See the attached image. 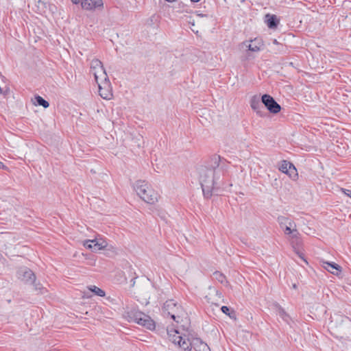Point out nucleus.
Wrapping results in <instances>:
<instances>
[{"instance_id": "obj_27", "label": "nucleus", "mask_w": 351, "mask_h": 351, "mask_svg": "<svg viewBox=\"0 0 351 351\" xmlns=\"http://www.w3.org/2000/svg\"><path fill=\"white\" fill-rule=\"evenodd\" d=\"M295 228V227H294V226H286V227H285L283 228V229H285L284 230L285 234L290 235L291 234H292L293 228Z\"/></svg>"}, {"instance_id": "obj_23", "label": "nucleus", "mask_w": 351, "mask_h": 351, "mask_svg": "<svg viewBox=\"0 0 351 351\" xmlns=\"http://www.w3.org/2000/svg\"><path fill=\"white\" fill-rule=\"evenodd\" d=\"M286 174L289 175V176L290 178H291L293 180H295L297 178V177H298L297 169L292 163L290 164V165L289 167L288 171Z\"/></svg>"}, {"instance_id": "obj_21", "label": "nucleus", "mask_w": 351, "mask_h": 351, "mask_svg": "<svg viewBox=\"0 0 351 351\" xmlns=\"http://www.w3.org/2000/svg\"><path fill=\"white\" fill-rule=\"evenodd\" d=\"M276 311L278 315L285 322H288L289 319V315L286 313L285 309L279 304H276Z\"/></svg>"}, {"instance_id": "obj_34", "label": "nucleus", "mask_w": 351, "mask_h": 351, "mask_svg": "<svg viewBox=\"0 0 351 351\" xmlns=\"http://www.w3.org/2000/svg\"><path fill=\"white\" fill-rule=\"evenodd\" d=\"M274 43L276 45L278 44V41L276 39L274 40Z\"/></svg>"}, {"instance_id": "obj_19", "label": "nucleus", "mask_w": 351, "mask_h": 351, "mask_svg": "<svg viewBox=\"0 0 351 351\" xmlns=\"http://www.w3.org/2000/svg\"><path fill=\"white\" fill-rule=\"evenodd\" d=\"M213 279L215 280H217L219 282L224 285H228V281L226 280V276L222 274L221 272L219 271H215L213 274Z\"/></svg>"}, {"instance_id": "obj_17", "label": "nucleus", "mask_w": 351, "mask_h": 351, "mask_svg": "<svg viewBox=\"0 0 351 351\" xmlns=\"http://www.w3.org/2000/svg\"><path fill=\"white\" fill-rule=\"evenodd\" d=\"M243 46L248 49V50L254 52H257L261 49V43L258 42L256 39L251 40L250 42L245 41L242 43Z\"/></svg>"}, {"instance_id": "obj_6", "label": "nucleus", "mask_w": 351, "mask_h": 351, "mask_svg": "<svg viewBox=\"0 0 351 351\" xmlns=\"http://www.w3.org/2000/svg\"><path fill=\"white\" fill-rule=\"evenodd\" d=\"M90 72L93 74L95 81L106 77L107 73L103 66L102 62L98 59H93L90 62Z\"/></svg>"}, {"instance_id": "obj_15", "label": "nucleus", "mask_w": 351, "mask_h": 351, "mask_svg": "<svg viewBox=\"0 0 351 351\" xmlns=\"http://www.w3.org/2000/svg\"><path fill=\"white\" fill-rule=\"evenodd\" d=\"M167 334L169 340L176 346L180 344L184 338L180 335L177 330H168Z\"/></svg>"}, {"instance_id": "obj_32", "label": "nucleus", "mask_w": 351, "mask_h": 351, "mask_svg": "<svg viewBox=\"0 0 351 351\" xmlns=\"http://www.w3.org/2000/svg\"><path fill=\"white\" fill-rule=\"evenodd\" d=\"M165 1L167 2H169V3H173V2H176L177 0H165Z\"/></svg>"}, {"instance_id": "obj_26", "label": "nucleus", "mask_w": 351, "mask_h": 351, "mask_svg": "<svg viewBox=\"0 0 351 351\" xmlns=\"http://www.w3.org/2000/svg\"><path fill=\"white\" fill-rule=\"evenodd\" d=\"M221 310L223 313L228 315L230 317H233L234 315V311H231L230 308L226 306H223Z\"/></svg>"}, {"instance_id": "obj_33", "label": "nucleus", "mask_w": 351, "mask_h": 351, "mask_svg": "<svg viewBox=\"0 0 351 351\" xmlns=\"http://www.w3.org/2000/svg\"><path fill=\"white\" fill-rule=\"evenodd\" d=\"M197 16L203 17V16H206L207 15L206 14H197Z\"/></svg>"}, {"instance_id": "obj_24", "label": "nucleus", "mask_w": 351, "mask_h": 351, "mask_svg": "<svg viewBox=\"0 0 351 351\" xmlns=\"http://www.w3.org/2000/svg\"><path fill=\"white\" fill-rule=\"evenodd\" d=\"M35 101H36V105L42 106L45 108H48L49 106V102L39 95H37L35 97Z\"/></svg>"}, {"instance_id": "obj_13", "label": "nucleus", "mask_w": 351, "mask_h": 351, "mask_svg": "<svg viewBox=\"0 0 351 351\" xmlns=\"http://www.w3.org/2000/svg\"><path fill=\"white\" fill-rule=\"evenodd\" d=\"M189 351H210L208 346L200 339L196 338L192 341V348Z\"/></svg>"}, {"instance_id": "obj_7", "label": "nucleus", "mask_w": 351, "mask_h": 351, "mask_svg": "<svg viewBox=\"0 0 351 351\" xmlns=\"http://www.w3.org/2000/svg\"><path fill=\"white\" fill-rule=\"evenodd\" d=\"M262 103L267 109L273 114L279 112L281 110L280 106L269 95L265 94L261 97Z\"/></svg>"}, {"instance_id": "obj_14", "label": "nucleus", "mask_w": 351, "mask_h": 351, "mask_svg": "<svg viewBox=\"0 0 351 351\" xmlns=\"http://www.w3.org/2000/svg\"><path fill=\"white\" fill-rule=\"evenodd\" d=\"M322 267L330 273L337 275L341 271V267L335 263H329L328 261H322Z\"/></svg>"}, {"instance_id": "obj_31", "label": "nucleus", "mask_w": 351, "mask_h": 351, "mask_svg": "<svg viewBox=\"0 0 351 351\" xmlns=\"http://www.w3.org/2000/svg\"><path fill=\"white\" fill-rule=\"evenodd\" d=\"M5 92H6V91H3V90H2V88L0 87V94H3V95H5Z\"/></svg>"}, {"instance_id": "obj_1", "label": "nucleus", "mask_w": 351, "mask_h": 351, "mask_svg": "<svg viewBox=\"0 0 351 351\" xmlns=\"http://www.w3.org/2000/svg\"><path fill=\"white\" fill-rule=\"evenodd\" d=\"M221 158L214 155L207 166L199 169V180L205 197L210 198L217 194L221 185L220 176L222 167H220Z\"/></svg>"}, {"instance_id": "obj_3", "label": "nucleus", "mask_w": 351, "mask_h": 351, "mask_svg": "<svg viewBox=\"0 0 351 351\" xmlns=\"http://www.w3.org/2000/svg\"><path fill=\"white\" fill-rule=\"evenodd\" d=\"M128 314L131 320L135 322L138 324L141 325L150 330L155 329V322L149 315L135 310L129 311Z\"/></svg>"}, {"instance_id": "obj_20", "label": "nucleus", "mask_w": 351, "mask_h": 351, "mask_svg": "<svg viewBox=\"0 0 351 351\" xmlns=\"http://www.w3.org/2000/svg\"><path fill=\"white\" fill-rule=\"evenodd\" d=\"M178 346L182 351H189L190 348H192V341H189L188 339L183 338V340Z\"/></svg>"}, {"instance_id": "obj_25", "label": "nucleus", "mask_w": 351, "mask_h": 351, "mask_svg": "<svg viewBox=\"0 0 351 351\" xmlns=\"http://www.w3.org/2000/svg\"><path fill=\"white\" fill-rule=\"evenodd\" d=\"M291 162L287 160H282L280 167H279V170L284 173H287L289 169V167Z\"/></svg>"}, {"instance_id": "obj_29", "label": "nucleus", "mask_w": 351, "mask_h": 351, "mask_svg": "<svg viewBox=\"0 0 351 351\" xmlns=\"http://www.w3.org/2000/svg\"><path fill=\"white\" fill-rule=\"evenodd\" d=\"M0 169H8V167L2 162L0 161Z\"/></svg>"}, {"instance_id": "obj_38", "label": "nucleus", "mask_w": 351, "mask_h": 351, "mask_svg": "<svg viewBox=\"0 0 351 351\" xmlns=\"http://www.w3.org/2000/svg\"><path fill=\"white\" fill-rule=\"evenodd\" d=\"M293 287L294 289H296V287H296V285H295V284H294V285H293Z\"/></svg>"}, {"instance_id": "obj_37", "label": "nucleus", "mask_w": 351, "mask_h": 351, "mask_svg": "<svg viewBox=\"0 0 351 351\" xmlns=\"http://www.w3.org/2000/svg\"><path fill=\"white\" fill-rule=\"evenodd\" d=\"M192 2H198L199 0H191Z\"/></svg>"}, {"instance_id": "obj_4", "label": "nucleus", "mask_w": 351, "mask_h": 351, "mask_svg": "<svg viewBox=\"0 0 351 351\" xmlns=\"http://www.w3.org/2000/svg\"><path fill=\"white\" fill-rule=\"evenodd\" d=\"M163 312L170 315L174 321L178 322V320L176 319H179L182 316V308L173 300H169L164 304Z\"/></svg>"}, {"instance_id": "obj_8", "label": "nucleus", "mask_w": 351, "mask_h": 351, "mask_svg": "<svg viewBox=\"0 0 351 351\" xmlns=\"http://www.w3.org/2000/svg\"><path fill=\"white\" fill-rule=\"evenodd\" d=\"M107 245V242L102 239L96 238L92 240H86L84 242V246L93 252L105 249Z\"/></svg>"}, {"instance_id": "obj_9", "label": "nucleus", "mask_w": 351, "mask_h": 351, "mask_svg": "<svg viewBox=\"0 0 351 351\" xmlns=\"http://www.w3.org/2000/svg\"><path fill=\"white\" fill-rule=\"evenodd\" d=\"M17 278L25 283H34L36 276L27 267H21L17 271Z\"/></svg>"}, {"instance_id": "obj_30", "label": "nucleus", "mask_w": 351, "mask_h": 351, "mask_svg": "<svg viewBox=\"0 0 351 351\" xmlns=\"http://www.w3.org/2000/svg\"><path fill=\"white\" fill-rule=\"evenodd\" d=\"M71 2L73 3V4H78L79 3H81V1L82 0H71Z\"/></svg>"}, {"instance_id": "obj_5", "label": "nucleus", "mask_w": 351, "mask_h": 351, "mask_svg": "<svg viewBox=\"0 0 351 351\" xmlns=\"http://www.w3.org/2000/svg\"><path fill=\"white\" fill-rule=\"evenodd\" d=\"M99 87V94L104 99L110 100L112 97V90L108 76L96 81Z\"/></svg>"}, {"instance_id": "obj_28", "label": "nucleus", "mask_w": 351, "mask_h": 351, "mask_svg": "<svg viewBox=\"0 0 351 351\" xmlns=\"http://www.w3.org/2000/svg\"><path fill=\"white\" fill-rule=\"evenodd\" d=\"M342 192L347 195L348 197H350L351 198V190L350 189H341Z\"/></svg>"}, {"instance_id": "obj_35", "label": "nucleus", "mask_w": 351, "mask_h": 351, "mask_svg": "<svg viewBox=\"0 0 351 351\" xmlns=\"http://www.w3.org/2000/svg\"><path fill=\"white\" fill-rule=\"evenodd\" d=\"M35 289H40V287H38V286H37L36 285H35Z\"/></svg>"}, {"instance_id": "obj_22", "label": "nucleus", "mask_w": 351, "mask_h": 351, "mask_svg": "<svg viewBox=\"0 0 351 351\" xmlns=\"http://www.w3.org/2000/svg\"><path fill=\"white\" fill-rule=\"evenodd\" d=\"M88 289L91 292L94 293L95 295H97L98 296H100V297L105 296V294H106L105 291L96 286L91 285V286L88 287Z\"/></svg>"}, {"instance_id": "obj_12", "label": "nucleus", "mask_w": 351, "mask_h": 351, "mask_svg": "<svg viewBox=\"0 0 351 351\" xmlns=\"http://www.w3.org/2000/svg\"><path fill=\"white\" fill-rule=\"evenodd\" d=\"M299 235H300V234H299L298 230L295 228H293L292 234H290V237L292 239L291 245L294 249V251L299 256V257L301 258L304 262L307 263L303 256V254L302 252H300L298 250L296 249V246H298L299 245V242H300Z\"/></svg>"}, {"instance_id": "obj_2", "label": "nucleus", "mask_w": 351, "mask_h": 351, "mask_svg": "<svg viewBox=\"0 0 351 351\" xmlns=\"http://www.w3.org/2000/svg\"><path fill=\"white\" fill-rule=\"evenodd\" d=\"M134 190L138 195L148 204L158 202V194L145 180H137L134 184Z\"/></svg>"}, {"instance_id": "obj_11", "label": "nucleus", "mask_w": 351, "mask_h": 351, "mask_svg": "<svg viewBox=\"0 0 351 351\" xmlns=\"http://www.w3.org/2000/svg\"><path fill=\"white\" fill-rule=\"evenodd\" d=\"M81 6L84 10H93L103 6L102 0H82Z\"/></svg>"}, {"instance_id": "obj_18", "label": "nucleus", "mask_w": 351, "mask_h": 351, "mask_svg": "<svg viewBox=\"0 0 351 351\" xmlns=\"http://www.w3.org/2000/svg\"><path fill=\"white\" fill-rule=\"evenodd\" d=\"M278 222L280 224V226L282 228H284L286 227V226H294L295 227V223L292 220L289 219V218L283 216H280L278 217Z\"/></svg>"}, {"instance_id": "obj_36", "label": "nucleus", "mask_w": 351, "mask_h": 351, "mask_svg": "<svg viewBox=\"0 0 351 351\" xmlns=\"http://www.w3.org/2000/svg\"><path fill=\"white\" fill-rule=\"evenodd\" d=\"M38 4H40V3H44L41 0H38Z\"/></svg>"}, {"instance_id": "obj_10", "label": "nucleus", "mask_w": 351, "mask_h": 351, "mask_svg": "<svg viewBox=\"0 0 351 351\" xmlns=\"http://www.w3.org/2000/svg\"><path fill=\"white\" fill-rule=\"evenodd\" d=\"M251 108L260 116L263 117L265 114V108L262 101H260L259 97L254 95L250 100Z\"/></svg>"}, {"instance_id": "obj_16", "label": "nucleus", "mask_w": 351, "mask_h": 351, "mask_svg": "<svg viewBox=\"0 0 351 351\" xmlns=\"http://www.w3.org/2000/svg\"><path fill=\"white\" fill-rule=\"evenodd\" d=\"M265 19L266 24L269 28L274 29L277 27L278 24L279 23V20L277 19L276 15L267 14L265 15Z\"/></svg>"}]
</instances>
